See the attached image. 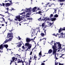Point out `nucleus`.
Listing matches in <instances>:
<instances>
[{"mask_svg":"<svg viewBox=\"0 0 65 65\" xmlns=\"http://www.w3.org/2000/svg\"><path fill=\"white\" fill-rule=\"evenodd\" d=\"M57 44L54 43V45L52 46V48L53 50V54L54 55V54L56 53V52H57Z\"/></svg>","mask_w":65,"mask_h":65,"instance_id":"nucleus-1","label":"nucleus"},{"mask_svg":"<svg viewBox=\"0 0 65 65\" xmlns=\"http://www.w3.org/2000/svg\"><path fill=\"white\" fill-rule=\"evenodd\" d=\"M8 47V45L7 44H2L0 45V50H3V48L5 47L7 49V47Z\"/></svg>","mask_w":65,"mask_h":65,"instance_id":"nucleus-2","label":"nucleus"},{"mask_svg":"<svg viewBox=\"0 0 65 65\" xmlns=\"http://www.w3.org/2000/svg\"><path fill=\"white\" fill-rule=\"evenodd\" d=\"M56 35H58L59 38H63V37H64L63 36L64 35V34L63 32H62L60 34H56Z\"/></svg>","mask_w":65,"mask_h":65,"instance_id":"nucleus-3","label":"nucleus"},{"mask_svg":"<svg viewBox=\"0 0 65 65\" xmlns=\"http://www.w3.org/2000/svg\"><path fill=\"white\" fill-rule=\"evenodd\" d=\"M25 46H27L29 48L30 47H32V44H30L29 43H26L25 44Z\"/></svg>","mask_w":65,"mask_h":65,"instance_id":"nucleus-4","label":"nucleus"},{"mask_svg":"<svg viewBox=\"0 0 65 65\" xmlns=\"http://www.w3.org/2000/svg\"><path fill=\"white\" fill-rule=\"evenodd\" d=\"M31 60H27L26 61H24L25 63V65H30V63H31Z\"/></svg>","mask_w":65,"mask_h":65,"instance_id":"nucleus-5","label":"nucleus"},{"mask_svg":"<svg viewBox=\"0 0 65 65\" xmlns=\"http://www.w3.org/2000/svg\"><path fill=\"white\" fill-rule=\"evenodd\" d=\"M32 40H33V39H31L29 38H27L26 39V41L27 43H29Z\"/></svg>","mask_w":65,"mask_h":65,"instance_id":"nucleus-6","label":"nucleus"},{"mask_svg":"<svg viewBox=\"0 0 65 65\" xmlns=\"http://www.w3.org/2000/svg\"><path fill=\"white\" fill-rule=\"evenodd\" d=\"M17 44H18V45H17V46H18V47H20L22 45V44H23V43L22 41H21L20 43H16Z\"/></svg>","mask_w":65,"mask_h":65,"instance_id":"nucleus-7","label":"nucleus"},{"mask_svg":"<svg viewBox=\"0 0 65 65\" xmlns=\"http://www.w3.org/2000/svg\"><path fill=\"white\" fill-rule=\"evenodd\" d=\"M8 37H13V34L11 33H8L7 37H8Z\"/></svg>","mask_w":65,"mask_h":65,"instance_id":"nucleus-8","label":"nucleus"},{"mask_svg":"<svg viewBox=\"0 0 65 65\" xmlns=\"http://www.w3.org/2000/svg\"><path fill=\"white\" fill-rule=\"evenodd\" d=\"M56 43L58 44L59 49L61 48V45L59 42H56Z\"/></svg>","mask_w":65,"mask_h":65,"instance_id":"nucleus-9","label":"nucleus"},{"mask_svg":"<svg viewBox=\"0 0 65 65\" xmlns=\"http://www.w3.org/2000/svg\"><path fill=\"white\" fill-rule=\"evenodd\" d=\"M40 32V30H38H38H36V28L35 29V31L34 32V33L35 34H34V35H37V33H38V32Z\"/></svg>","mask_w":65,"mask_h":65,"instance_id":"nucleus-10","label":"nucleus"},{"mask_svg":"<svg viewBox=\"0 0 65 65\" xmlns=\"http://www.w3.org/2000/svg\"><path fill=\"white\" fill-rule=\"evenodd\" d=\"M0 20L1 21H0L1 22V23H3V21H4V22H5V19H4V18L3 17H2V18H0Z\"/></svg>","mask_w":65,"mask_h":65,"instance_id":"nucleus-11","label":"nucleus"},{"mask_svg":"<svg viewBox=\"0 0 65 65\" xmlns=\"http://www.w3.org/2000/svg\"><path fill=\"white\" fill-rule=\"evenodd\" d=\"M56 20V18H50V20L51 21H55Z\"/></svg>","mask_w":65,"mask_h":65,"instance_id":"nucleus-12","label":"nucleus"},{"mask_svg":"<svg viewBox=\"0 0 65 65\" xmlns=\"http://www.w3.org/2000/svg\"><path fill=\"white\" fill-rule=\"evenodd\" d=\"M21 18V17H21V16H20V15H19L18 16H17L16 17V19H17L18 20H20V18Z\"/></svg>","mask_w":65,"mask_h":65,"instance_id":"nucleus-13","label":"nucleus"},{"mask_svg":"<svg viewBox=\"0 0 65 65\" xmlns=\"http://www.w3.org/2000/svg\"><path fill=\"white\" fill-rule=\"evenodd\" d=\"M37 9V7H35L34 8H33L32 9V10L33 12H35V10Z\"/></svg>","mask_w":65,"mask_h":65,"instance_id":"nucleus-14","label":"nucleus"},{"mask_svg":"<svg viewBox=\"0 0 65 65\" xmlns=\"http://www.w3.org/2000/svg\"><path fill=\"white\" fill-rule=\"evenodd\" d=\"M27 11H29V12H31L32 11V8L31 7H30L29 8L27 9Z\"/></svg>","mask_w":65,"mask_h":65,"instance_id":"nucleus-15","label":"nucleus"},{"mask_svg":"<svg viewBox=\"0 0 65 65\" xmlns=\"http://www.w3.org/2000/svg\"><path fill=\"white\" fill-rule=\"evenodd\" d=\"M42 13V11H39L38 12H37V13L38 14H40V15H42V14H41Z\"/></svg>","mask_w":65,"mask_h":65,"instance_id":"nucleus-16","label":"nucleus"},{"mask_svg":"<svg viewBox=\"0 0 65 65\" xmlns=\"http://www.w3.org/2000/svg\"><path fill=\"white\" fill-rule=\"evenodd\" d=\"M11 4H9V3H6L5 4V5L6 6H10Z\"/></svg>","mask_w":65,"mask_h":65,"instance_id":"nucleus-17","label":"nucleus"},{"mask_svg":"<svg viewBox=\"0 0 65 65\" xmlns=\"http://www.w3.org/2000/svg\"><path fill=\"white\" fill-rule=\"evenodd\" d=\"M53 52V51H52V50L51 49L50 50L48 51V53L49 54H51Z\"/></svg>","mask_w":65,"mask_h":65,"instance_id":"nucleus-18","label":"nucleus"},{"mask_svg":"<svg viewBox=\"0 0 65 65\" xmlns=\"http://www.w3.org/2000/svg\"><path fill=\"white\" fill-rule=\"evenodd\" d=\"M41 36H42V37H43L44 36V35H45L44 34L43 32H42L41 34Z\"/></svg>","mask_w":65,"mask_h":65,"instance_id":"nucleus-19","label":"nucleus"},{"mask_svg":"<svg viewBox=\"0 0 65 65\" xmlns=\"http://www.w3.org/2000/svg\"><path fill=\"white\" fill-rule=\"evenodd\" d=\"M38 21H43V18L42 19H41V17H40V18L38 19Z\"/></svg>","mask_w":65,"mask_h":65,"instance_id":"nucleus-20","label":"nucleus"},{"mask_svg":"<svg viewBox=\"0 0 65 65\" xmlns=\"http://www.w3.org/2000/svg\"><path fill=\"white\" fill-rule=\"evenodd\" d=\"M9 41V40H6L3 43V44H5L7 42H8V41Z\"/></svg>","mask_w":65,"mask_h":65,"instance_id":"nucleus-21","label":"nucleus"},{"mask_svg":"<svg viewBox=\"0 0 65 65\" xmlns=\"http://www.w3.org/2000/svg\"><path fill=\"white\" fill-rule=\"evenodd\" d=\"M12 62H14V60H15V57H13L12 58Z\"/></svg>","mask_w":65,"mask_h":65,"instance_id":"nucleus-22","label":"nucleus"},{"mask_svg":"<svg viewBox=\"0 0 65 65\" xmlns=\"http://www.w3.org/2000/svg\"><path fill=\"white\" fill-rule=\"evenodd\" d=\"M42 40H44V41H45V40H46V38H44L42 39H40V41H41Z\"/></svg>","mask_w":65,"mask_h":65,"instance_id":"nucleus-23","label":"nucleus"},{"mask_svg":"<svg viewBox=\"0 0 65 65\" xmlns=\"http://www.w3.org/2000/svg\"><path fill=\"white\" fill-rule=\"evenodd\" d=\"M62 28H60V29L59 30L58 32L59 33H60L61 31H62Z\"/></svg>","mask_w":65,"mask_h":65,"instance_id":"nucleus-24","label":"nucleus"},{"mask_svg":"<svg viewBox=\"0 0 65 65\" xmlns=\"http://www.w3.org/2000/svg\"><path fill=\"white\" fill-rule=\"evenodd\" d=\"M36 58H37V57H36V55H34V60L35 59V61H36Z\"/></svg>","mask_w":65,"mask_h":65,"instance_id":"nucleus-25","label":"nucleus"},{"mask_svg":"<svg viewBox=\"0 0 65 65\" xmlns=\"http://www.w3.org/2000/svg\"><path fill=\"white\" fill-rule=\"evenodd\" d=\"M44 25H45V23H43L42 24L41 26L42 27L44 26Z\"/></svg>","mask_w":65,"mask_h":65,"instance_id":"nucleus-26","label":"nucleus"},{"mask_svg":"<svg viewBox=\"0 0 65 65\" xmlns=\"http://www.w3.org/2000/svg\"><path fill=\"white\" fill-rule=\"evenodd\" d=\"M54 17L55 18H58V15L57 14H56L55 15H54Z\"/></svg>","mask_w":65,"mask_h":65,"instance_id":"nucleus-27","label":"nucleus"},{"mask_svg":"<svg viewBox=\"0 0 65 65\" xmlns=\"http://www.w3.org/2000/svg\"><path fill=\"white\" fill-rule=\"evenodd\" d=\"M58 1H60V2H65V0H58Z\"/></svg>","mask_w":65,"mask_h":65,"instance_id":"nucleus-28","label":"nucleus"},{"mask_svg":"<svg viewBox=\"0 0 65 65\" xmlns=\"http://www.w3.org/2000/svg\"><path fill=\"white\" fill-rule=\"evenodd\" d=\"M12 39V38H9V39L8 40H9V41H11Z\"/></svg>","mask_w":65,"mask_h":65,"instance_id":"nucleus-29","label":"nucleus"},{"mask_svg":"<svg viewBox=\"0 0 65 65\" xmlns=\"http://www.w3.org/2000/svg\"><path fill=\"white\" fill-rule=\"evenodd\" d=\"M53 16H54V15H53V14H51L50 15V18H52Z\"/></svg>","mask_w":65,"mask_h":65,"instance_id":"nucleus-30","label":"nucleus"},{"mask_svg":"<svg viewBox=\"0 0 65 65\" xmlns=\"http://www.w3.org/2000/svg\"><path fill=\"white\" fill-rule=\"evenodd\" d=\"M55 65H57V64H58V62L56 63V60H55Z\"/></svg>","mask_w":65,"mask_h":65,"instance_id":"nucleus-31","label":"nucleus"},{"mask_svg":"<svg viewBox=\"0 0 65 65\" xmlns=\"http://www.w3.org/2000/svg\"><path fill=\"white\" fill-rule=\"evenodd\" d=\"M23 20V18H20V19H19V20H18V21H19V22H20V21H21V20Z\"/></svg>","mask_w":65,"mask_h":65,"instance_id":"nucleus-32","label":"nucleus"},{"mask_svg":"<svg viewBox=\"0 0 65 65\" xmlns=\"http://www.w3.org/2000/svg\"><path fill=\"white\" fill-rule=\"evenodd\" d=\"M65 30V27H63L62 29V31H64Z\"/></svg>","mask_w":65,"mask_h":65,"instance_id":"nucleus-33","label":"nucleus"},{"mask_svg":"<svg viewBox=\"0 0 65 65\" xmlns=\"http://www.w3.org/2000/svg\"><path fill=\"white\" fill-rule=\"evenodd\" d=\"M46 29H44V32H45V35H46Z\"/></svg>","mask_w":65,"mask_h":65,"instance_id":"nucleus-34","label":"nucleus"},{"mask_svg":"<svg viewBox=\"0 0 65 65\" xmlns=\"http://www.w3.org/2000/svg\"><path fill=\"white\" fill-rule=\"evenodd\" d=\"M54 12L55 13H56V11H57V9H54Z\"/></svg>","mask_w":65,"mask_h":65,"instance_id":"nucleus-35","label":"nucleus"},{"mask_svg":"<svg viewBox=\"0 0 65 65\" xmlns=\"http://www.w3.org/2000/svg\"><path fill=\"white\" fill-rule=\"evenodd\" d=\"M50 5V2H48V3L47 2V4H46V5Z\"/></svg>","mask_w":65,"mask_h":65,"instance_id":"nucleus-36","label":"nucleus"},{"mask_svg":"<svg viewBox=\"0 0 65 65\" xmlns=\"http://www.w3.org/2000/svg\"><path fill=\"white\" fill-rule=\"evenodd\" d=\"M8 13V14H9V13L8 12V11L5 12V13Z\"/></svg>","mask_w":65,"mask_h":65,"instance_id":"nucleus-37","label":"nucleus"},{"mask_svg":"<svg viewBox=\"0 0 65 65\" xmlns=\"http://www.w3.org/2000/svg\"><path fill=\"white\" fill-rule=\"evenodd\" d=\"M22 49H23V50H25V47H24V46L22 47Z\"/></svg>","mask_w":65,"mask_h":65,"instance_id":"nucleus-38","label":"nucleus"},{"mask_svg":"<svg viewBox=\"0 0 65 65\" xmlns=\"http://www.w3.org/2000/svg\"><path fill=\"white\" fill-rule=\"evenodd\" d=\"M46 20L50 21V20H51V18L50 19V18H48L47 19H46Z\"/></svg>","mask_w":65,"mask_h":65,"instance_id":"nucleus-39","label":"nucleus"},{"mask_svg":"<svg viewBox=\"0 0 65 65\" xmlns=\"http://www.w3.org/2000/svg\"><path fill=\"white\" fill-rule=\"evenodd\" d=\"M31 48V47H30V48H29V47H28L27 48V51H29L28 49H30V48Z\"/></svg>","mask_w":65,"mask_h":65,"instance_id":"nucleus-40","label":"nucleus"},{"mask_svg":"<svg viewBox=\"0 0 65 65\" xmlns=\"http://www.w3.org/2000/svg\"><path fill=\"white\" fill-rule=\"evenodd\" d=\"M52 35H53L54 36H55L56 37H57V35H55V34H52Z\"/></svg>","mask_w":65,"mask_h":65,"instance_id":"nucleus-41","label":"nucleus"},{"mask_svg":"<svg viewBox=\"0 0 65 65\" xmlns=\"http://www.w3.org/2000/svg\"><path fill=\"white\" fill-rule=\"evenodd\" d=\"M38 30H40V29H39V27L36 28V30H38Z\"/></svg>","mask_w":65,"mask_h":65,"instance_id":"nucleus-42","label":"nucleus"},{"mask_svg":"<svg viewBox=\"0 0 65 65\" xmlns=\"http://www.w3.org/2000/svg\"><path fill=\"white\" fill-rule=\"evenodd\" d=\"M60 5H63V4L64 3H60Z\"/></svg>","mask_w":65,"mask_h":65,"instance_id":"nucleus-43","label":"nucleus"},{"mask_svg":"<svg viewBox=\"0 0 65 65\" xmlns=\"http://www.w3.org/2000/svg\"><path fill=\"white\" fill-rule=\"evenodd\" d=\"M39 56H41L42 55L41 54V53H39Z\"/></svg>","mask_w":65,"mask_h":65,"instance_id":"nucleus-44","label":"nucleus"},{"mask_svg":"<svg viewBox=\"0 0 65 65\" xmlns=\"http://www.w3.org/2000/svg\"><path fill=\"white\" fill-rule=\"evenodd\" d=\"M50 26H51V25H52V23H50L49 24Z\"/></svg>","mask_w":65,"mask_h":65,"instance_id":"nucleus-45","label":"nucleus"},{"mask_svg":"<svg viewBox=\"0 0 65 65\" xmlns=\"http://www.w3.org/2000/svg\"><path fill=\"white\" fill-rule=\"evenodd\" d=\"M32 51L30 52V53L29 55H32Z\"/></svg>","mask_w":65,"mask_h":65,"instance_id":"nucleus-46","label":"nucleus"},{"mask_svg":"<svg viewBox=\"0 0 65 65\" xmlns=\"http://www.w3.org/2000/svg\"><path fill=\"white\" fill-rule=\"evenodd\" d=\"M18 20L17 18H15L14 19V20L16 21H18Z\"/></svg>","mask_w":65,"mask_h":65,"instance_id":"nucleus-47","label":"nucleus"},{"mask_svg":"<svg viewBox=\"0 0 65 65\" xmlns=\"http://www.w3.org/2000/svg\"><path fill=\"white\" fill-rule=\"evenodd\" d=\"M46 26H44V27H43V30H45V28H46Z\"/></svg>","mask_w":65,"mask_h":65,"instance_id":"nucleus-48","label":"nucleus"},{"mask_svg":"<svg viewBox=\"0 0 65 65\" xmlns=\"http://www.w3.org/2000/svg\"><path fill=\"white\" fill-rule=\"evenodd\" d=\"M52 5V4H51L50 5H49L48 6L49 7H51Z\"/></svg>","mask_w":65,"mask_h":65,"instance_id":"nucleus-49","label":"nucleus"},{"mask_svg":"<svg viewBox=\"0 0 65 65\" xmlns=\"http://www.w3.org/2000/svg\"><path fill=\"white\" fill-rule=\"evenodd\" d=\"M45 19H47L46 17L45 18H44V19H43V21H45Z\"/></svg>","mask_w":65,"mask_h":65,"instance_id":"nucleus-50","label":"nucleus"},{"mask_svg":"<svg viewBox=\"0 0 65 65\" xmlns=\"http://www.w3.org/2000/svg\"><path fill=\"white\" fill-rule=\"evenodd\" d=\"M55 58H56V53L54 54V55H55Z\"/></svg>","mask_w":65,"mask_h":65,"instance_id":"nucleus-51","label":"nucleus"},{"mask_svg":"<svg viewBox=\"0 0 65 65\" xmlns=\"http://www.w3.org/2000/svg\"><path fill=\"white\" fill-rule=\"evenodd\" d=\"M2 5H3V6H5V4H4V3H2Z\"/></svg>","mask_w":65,"mask_h":65,"instance_id":"nucleus-52","label":"nucleus"},{"mask_svg":"<svg viewBox=\"0 0 65 65\" xmlns=\"http://www.w3.org/2000/svg\"><path fill=\"white\" fill-rule=\"evenodd\" d=\"M21 61V63H24V61H22V60H21L20 61Z\"/></svg>","mask_w":65,"mask_h":65,"instance_id":"nucleus-53","label":"nucleus"},{"mask_svg":"<svg viewBox=\"0 0 65 65\" xmlns=\"http://www.w3.org/2000/svg\"><path fill=\"white\" fill-rule=\"evenodd\" d=\"M14 56H15V55H17V56H20V55H18V54H17L16 55L14 54Z\"/></svg>","mask_w":65,"mask_h":65,"instance_id":"nucleus-54","label":"nucleus"},{"mask_svg":"<svg viewBox=\"0 0 65 65\" xmlns=\"http://www.w3.org/2000/svg\"><path fill=\"white\" fill-rule=\"evenodd\" d=\"M30 14H31V13H27L26 14H27V15H30Z\"/></svg>","mask_w":65,"mask_h":65,"instance_id":"nucleus-55","label":"nucleus"},{"mask_svg":"<svg viewBox=\"0 0 65 65\" xmlns=\"http://www.w3.org/2000/svg\"><path fill=\"white\" fill-rule=\"evenodd\" d=\"M18 63H21V60H19V61L18 62Z\"/></svg>","mask_w":65,"mask_h":65,"instance_id":"nucleus-56","label":"nucleus"},{"mask_svg":"<svg viewBox=\"0 0 65 65\" xmlns=\"http://www.w3.org/2000/svg\"><path fill=\"white\" fill-rule=\"evenodd\" d=\"M59 65H63V64H61L60 63H59Z\"/></svg>","mask_w":65,"mask_h":65,"instance_id":"nucleus-57","label":"nucleus"},{"mask_svg":"<svg viewBox=\"0 0 65 65\" xmlns=\"http://www.w3.org/2000/svg\"><path fill=\"white\" fill-rule=\"evenodd\" d=\"M45 64L44 63H42L41 65H44Z\"/></svg>","mask_w":65,"mask_h":65,"instance_id":"nucleus-58","label":"nucleus"},{"mask_svg":"<svg viewBox=\"0 0 65 65\" xmlns=\"http://www.w3.org/2000/svg\"><path fill=\"white\" fill-rule=\"evenodd\" d=\"M32 34H34V35H34V34H35V33H34V32H31Z\"/></svg>","mask_w":65,"mask_h":65,"instance_id":"nucleus-59","label":"nucleus"},{"mask_svg":"<svg viewBox=\"0 0 65 65\" xmlns=\"http://www.w3.org/2000/svg\"><path fill=\"white\" fill-rule=\"evenodd\" d=\"M33 31L35 32V29H33Z\"/></svg>","mask_w":65,"mask_h":65,"instance_id":"nucleus-60","label":"nucleus"},{"mask_svg":"<svg viewBox=\"0 0 65 65\" xmlns=\"http://www.w3.org/2000/svg\"><path fill=\"white\" fill-rule=\"evenodd\" d=\"M6 9H7V11H8L9 10H8L9 9V8H6Z\"/></svg>","mask_w":65,"mask_h":65,"instance_id":"nucleus-61","label":"nucleus"},{"mask_svg":"<svg viewBox=\"0 0 65 65\" xmlns=\"http://www.w3.org/2000/svg\"><path fill=\"white\" fill-rule=\"evenodd\" d=\"M27 20H31V18H27Z\"/></svg>","mask_w":65,"mask_h":65,"instance_id":"nucleus-62","label":"nucleus"},{"mask_svg":"<svg viewBox=\"0 0 65 65\" xmlns=\"http://www.w3.org/2000/svg\"><path fill=\"white\" fill-rule=\"evenodd\" d=\"M8 1H9V2H10V3L11 2H12V1H10L9 0H8Z\"/></svg>","mask_w":65,"mask_h":65,"instance_id":"nucleus-63","label":"nucleus"},{"mask_svg":"<svg viewBox=\"0 0 65 65\" xmlns=\"http://www.w3.org/2000/svg\"><path fill=\"white\" fill-rule=\"evenodd\" d=\"M12 60H11V62H10V65H11V63H12Z\"/></svg>","mask_w":65,"mask_h":65,"instance_id":"nucleus-64","label":"nucleus"}]
</instances>
